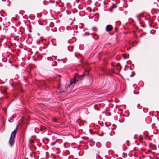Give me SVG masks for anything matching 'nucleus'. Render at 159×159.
Masks as SVG:
<instances>
[{"mask_svg": "<svg viewBox=\"0 0 159 159\" xmlns=\"http://www.w3.org/2000/svg\"><path fill=\"white\" fill-rule=\"evenodd\" d=\"M17 128L16 127L15 129L12 132L10 136L9 140V144L11 146H12L14 143V139L17 132Z\"/></svg>", "mask_w": 159, "mask_h": 159, "instance_id": "f257e3e1", "label": "nucleus"}, {"mask_svg": "<svg viewBox=\"0 0 159 159\" xmlns=\"http://www.w3.org/2000/svg\"><path fill=\"white\" fill-rule=\"evenodd\" d=\"M85 75V74H83L82 75H80L79 76V78H76V77H74L73 79H72L70 81V84H75L78 81V79H80L81 80Z\"/></svg>", "mask_w": 159, "mask_h": 159, "instance_id": "f03ea898", "label": "nucleus"}, {"mask_svg": "<svg viewBox=\"0 0 159 159\" xmlns=\"http://www.w3.org/2000/svg\"><path fill=\"white\" fill-rule=\"evenodd\" d=\"M113 29L112 26L110 25H107L106 27V30L107 32H109L111 31Z\"/></svg>", "mask_w": 159, "mask_h": 159, "instance_id": "7ed1b4c3", "label": "nucleus"}, {"mask_svg": "<svg viewBox=\"0 0 159 159\" xmlns=\"http://www.w3.org/2000/svg\"><path fill=\"white\" fill-rule=\"evenodd\" d=\"M93 38L95 40H98L99 38V36L96 34L94 33L93 34Z\"/></svg>", "mask_w": 159, "mask_h": 159, "instance_id": "20e7f679", "label": "nucleus"}, {"mask_svg": "<svg viewBox=\"0 0 159 159\" xmlns=\"http://www.w3.org/2000/svg\"><path fill=\"white\" fill-rule=\"evenodd\" d=\"M47 59L48 60H50L51 61H52L53 60V59L51 57H48Z\"/></svg>", "mask_w": 159, "mask_h": 159, "instance_id": "39448f33", "label": "nucleus"}, {"mask_svg": "<svg viewBox=\"0 0 159 159\" xmlns=\"http://www.w3.org/2000/svg\"><path fill=\"white\" fill-rule=\"evenodd\" d=\"M83 24L82 23H80L79 25V26L80 29H82L83 27Z\"/></svg>", "mask_w": 159, "mask_h": 159, "instance_id": "423d86ee", "label": "nucleus"}, {"mask_svg": "<svg viewBox=\"0 0 159 159\" xmlns=\"http://www.w3.org/2000/svg\"><path fill=\"white\" fill-rule=\"evenodd\" d=\"M28 40H30L31 42L32 41V37L30 35L28 38Z\"/></svg>", "mask_w": 159, "mask_h": 159, "instance_id": "0eeeda50", "label": "nucleus"}, {"mask_svg": "<svg viewBox=\"0 0 159 159\" xmlns=\"http://www.w3.org/2000/svg\"><path fill=\"white\" fill-rule=\"evenodd\" d=\"M56 143V141L53 142L51 143L50 144V145L52 146H53Z\"/></svg>", "mask_w": 159, "mask_h": 159, "instance_id": "6e6552de", "label": "nucleus"}, {"mask_svg": "<svg viewBox=\"0 0 159 159\" xmlns=\"http://www.w3.org/2000/svg\"><path fill=\"white\" fill-rule=\"evenodd\" d=\"M89 34H90L89 33L87 32L85 33H84L83 34V36H86V35L88 36Z\"/></svg>", "mask_w": 159, "mask_h": 159, "instance_id": "1a4fd4ad", "label": "nucleus"}, {"mask_svg": "<svg viewBox=\"0 0 159 159\" xmlns=\"http://www.w3.org/2000/svg\"><path fill=\"white\" fill-rule=\"evenodd\" d=\"M53 121L55 122H58V120L56 118H54L53 119Z\"/></svg>", "mask_w": 159, "mask_h": 159, "instance_id": "9d476101", "label": "nucleus"}, {"mask_svg": "<svg viewBox=\"0 0 159 159\" xmlns=\"http://www.w3.org/2000/svg\"><path fill=\"white\" fill-rule=\"evenodd\" d=\"M137 107L139 109H140L142 108V106L139 104H138L137 105Z\"/></svg>", "mask_w": 159, "mask_h": 159, "instance_id": "9b49d317", "label": "nucleus"}, {"mask_svg": "<svg viewBox=\"0 0 159 159\" xmlns=\"http://www.w3.org/2000/svg\"><path fill=\"white\" fill-rule=\"evenodd\" d=\"M92 30L93 31H97V29L96 28L94 27L93 28Z\"/></svg>", "mask_w": 159, "mask_h": 159, "instance_id": "f8f14e48", "label": "nucleus"}, {"mask_svg": "<svg viewBox=\"0 0 159 159\" xmlns=\"http://www.w3.org/2000/svg\"><path fill=\"white\" fill-rule=\"evenodd\" d=\"M57 63H56V62H54V64H53V63L52 64V65L53 66H56L57 65Z\"/></svg>", "mask_w": 159, "mask_h": 159, "instance_id": "ddd939ff", "label": "nucleus"}, {"mask_svg": "<svg viewBox=\"0 0 159 159\" xmlns=\"http://www.w3.org/2000/svg\"><path fill=\"white\" fill-rule=\"evenodd\" d=\"M2 63H0V67L2 66Z\"/></svg>", "mask_w": 159, "mask_h": 159, "instance_id": "4468645a", "label": "nucleus"}, {"mask_svg": "<svg viewBox=\"0 0 159 159\" xmlns=\"http://www.w3.org/2000/svg\"><path fill=\"white\" fill-rule=\"evenodd\" d=\"M98 157H99V156H97V159H98Z\"/></svg>", "mask_w": 159, "mask_h": 159, "instance_id": "2eb2a0df", "label": "nucleus"}]
</instances>
